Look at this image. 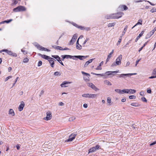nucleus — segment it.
I'll list each match as a JSON object with an SVG mask.
<instances>
[{"label": "nucleus", "instance_id": "1", "mask_svg": "<svg viewBox=\"0 0 156 156\" xmlns=\"http://www.w3.org/2000/svg\"><path fill=\"white\" fill-rule=\"evenodd\" d=\"M26 9L25 7L22 6H20L13 9V11L14 12H18L25 11Z\"/></svg>", "mask_w": 156, "mask_h": 156}, {"label": "nucleus", "instance_id": "2", "mask_svg": "<svg viewBox=\"0 0 156 156\" xmlns=\"http://www.w3.org/2000/svg\"><path fill=\"white\" fill-rule=\"evenodd\" d=\"M124 15V13L121 12H118L117 13H113L112 16H113V19H119L121 18Z\"/></svg>", "mask_w": 156, "mask_h": 156}, {"label": "nucleus", "instance_id": "3", "mask_svg": "<svg viewBox=\"0 0 156 156\" xmlns=\"http://www.w3.org/2000/svg\"><path fill=\"white\" fill-rule=\"evenodd\" d=\"M81 73L84 75L83 77L84 80L86 82L89 81L90 80L89 77L90 76V75L89 74L85 73L83 71H82Z\"/></svg>", "mask_w": 156, "mask_h": 156}, {"label": "nucleus", "instance_id": "4", "mask_svg": "<svg viewBox=\"0 0 156 156\" xmlns=\"http://www.w3.org/2000/svg\"><path fill=\"white\" fill-rule=\"evenodd\" d=\"M97 94H85L82 95V97L85 98H94L97 97Z\"/></svg>", "mask_w": 156, "mask_h": 156}, {"label": "nucleus", "instance_id": "5", "mask_svg": "<svg viewBox=\"0 0 156 156\" xmlns=\"http://www.w3.org/2000/svg\"><path fill=\"white\" fill-rule=\"evenodd\" d=\"M136 73L121 74L119 75V77L123 78L125 79L126 77H130L131 76L136 75Z\"/></svg>", "mask_w": 156, "mask_h": 156}, {"label": "nucleus", "instance_id": "6", "mask_svg": "<svg viewBox=\"0 0 156 156\" xmlns=\"http://www.w3.org/2000/svg\"><path fill=\"white\" fill-rule=\"evenodd\" d=\"M5 52L8 55L13 56L14 57H16L17 56V55L16 53H13L11 51H9L7 49L2 50L1 51H0V52Z\"/></svg>", "mask_w": 156, "mask_h": 156}, {"label": "nucleus", "instance_id": "7", "mask_svg": "<svg viewBox=\"0 0 156 156\" xmlns=\"http://www.w3.org/2000/svg\"><path fill=\"white\" fill-rule=\"evenodd\" d=\"M136 92V90L132 89H123V94H133Z\"/></svg>", "mask_w": 156, "mask_h": 156}, {"label": "nucleus", "instance_id": "8", "mask_svg": "<svg viewBox=\"0 0 156 156\" xmlns=\"http://www.w3.org/2000/svg\"><path fill=\"white\" fill-rule=\"evenodd\" d=\"M52 117L51 113L50 111L46 113V117L44 119L45 120H48L51 119Z\"/></svg>", "mask_w": 156, "mask_h": 156}, {"label": "nucleus", "instance_id": "9", "mask_svg": "<svg viewBox=\"0 0 156 156\" xmlns=\"http://www.w3.org/2000/svg\"><path fill=\"white\" fill-rule=\"evenodd\" d=\"M128 9V8L126 5H120L118 8V10L120 11L126 10Z\"/></svg>", "mask_w": 156, "mask_h": 156}, {"label": "nucleus", "instance_id": "10", "mask_svg": "<svg viewBox=\"0 0 156 156\" xmlns=\"http://www.w3.org/2000/svg\"><path fill=\"white\" fill-rule=\"evenodd\" d=\"M77 135L76 134H72L69 136L68 139L66 140L67 141H72L74 139H75L76 136Z\"/></svg>", "mask_w": 156, "mask_h": 156}, {"label": "nucleus", "instance_id": "11", "mask_svg": "<svg viewBox=\"0 0 156 156\" xmlns=\"http://www.w3.org/2000/svg\"><path fill=\"white\" fill-rule=\"evenodd\" d=\"M24 106L25 104L24 102L23 101H21L20 104L18 107L19 111H21L23 110Z\"/></svg>", "mask_w": 156, "mask_h": 156}, {"label": "nucleus", "instance_id": "12", "mask_svg": "<svg viewBox=\"0 0 156 156\" xmlns=\"http://www.w3.org/2000/svg\"><path fill=\"white\" fill-rule=\"evenodd\" d=\"M122 55H120L119 57L117 58L116 60V64L117 65H120L121 63V61L122 59Z\"/></svg>", "mask_w": 156, "mask_h": 156}, {"label": "nucleus", "instance_id": "13", "mask_svg": "<svg viewBox=\"0 0 156 156\" xmlns=\"http://www.w3.org/2000/svg\"><path fill=\"white\" fill-rule=\"evenodd\" d=\"M48 61L51 64V66L53 67L54 66V61H55V60L54 59L51 57Z\"/></svg>", "mask_w": 156, "mask_h": 156}, {"label": "nucleus", "instance_id": "14", "mask_svg": "<svg viewBox=\"0 0 156 156\" xmlns=\"http://www.w3.org/2000/svg\"><path fill=\"white\" fill-rule=\"evenodd\" d=\"M62 60H63L65 58L68 59L69 58H72L73 59H74V58H73V56H71L69 55H64L62 56Z\"/></svg>", "mask_w": 156, "mask_h": 156}, {"label": "nucleus", "instance_id": "15", "mask_svg": "<svg viewBox=\"0 0 156 156\" xmlns=\"http://www.w3.org/2000/svg\"><path fill=\"white\" fill-rule=\"evenodd\" d=\"M88 55H87L86 56H81V55H77V56H73V58H78L80 60H83V58L84 59H85L88 57Z\"/></svg>", "mask_w": 156, "mask_h": 156}, {"label": "nucleus", "instance_id": "16", "mask_svg": "<svg viewBox=\"0 0 156 156\" xmlns=\"http://www.w3.org/2000/svg\"><path fill=\"white\" fill-rule=\"evenodd\" d=\"M37 55L39 56H41L42 58L48 60L49 59V58H51L49 56L46 55H42L40 53H38Z\"/></svg>", "mask_w": 156, "mask_h": 156}, {"label": "nucleus", "instance_id": "17", "mask_svg": "<svg viewBox=\"0 0 156 156\" xmlns=\"http://www.w3.org/2000/svg\"><path fill=\"white\" fill-rule=\"evenodd\" d=\"M119 70L118 71H107L105 73V74H107L108 75H114L115 74L114 73H117L119 72Z\"/></svg>", "mask_w": 156, "mask_h": 156}, {"label": "nucleus", "instance_id": "18", "mask_svg": "<svg viewBox=\"0 0 156 156\" xmlns=\"http://www.w3.org/2000/svg\"><path fill=\"white\" fill-rule=\"evenodd\" d=\"M154 32V31L153 30L148 33L146 37V39H148L150 38L151 36L153 34Z\"/></svg>", "mask_w": 156, "mask_h": 156}, {"label": "nucleus", "instance_id": "19", "mask_svg": "<svg viewBox=\"0 0 156 156\" xmlns=\"http://www.w3.org/2000/svg\"><path fill=\"white\" fill-rule=\"evenodd\" d=\"M144 33V31H143L141 32L139 34V35L136 38V40H135L136 42L140 38V37L143 35Z\"/></svg>", "mask_w": 156, "mask_h": 156}, {"label": "nucleus", "instance_id": "20", "mask_svg": "<svg viewBox=\"0 0 156 156\" xmlns=\"http://www.w3.org/2000/svg\"><path fill=\"white\" fill-rule=\"evenodd\" d=\"M115 91L116 92L120 94H123V90H121L118 89H115Z\"/></svg>", "mask_w": 156, "mask_h": 156}, {"label": "nucleus", "instance_id": "21", "mask_svg": "<svg viewBox=\"0 0 156 156\" xmlns=\"http://www.w3.org/2000/svg\"><path fill=\"white\" fill-rule=\"evenodd\" d=\"M70 82H67V81H65L63 82L61 85V86L62 87H67V86H64L66 84H68L69 83H70Z\"/></svg>", "mask_w": 156, "mask_h": 156}, {"label": "nucleus", "instance_id": "22", "mask_svg": "<svg viewBox=\"0 0 156 156\" xmlns=\"http://www.w3.org/2000/svg\"><path fill=\"white\" fill-rule=\"evenodd\" d=\"M112 14L110 15H107L105 16V18L107 19H113Z\"/></svg>", "mask_w": 156, "mask_h": 156}, {"label": "nucleus", "instance_id": "23", "mask_svg": "<svg viewBox=\"0 0 156 156\" xmlns=\"http://www.w3.org/2000/svg\"><path fill=\"white\" fill-rule=\"evenodd\" d=\"M127 28H128V26H126L125 28H124V31H123L122 32V35H121V36H122H122L125 34L127 30Z\"/></svg>", "mask_w": 156, "mask_h": 156}, {"label": "nucleus", "instance_id": "24", "mask_svg": "<svg viewBox=\"0 0 156 156\" xmlns=\"http://www.w3.org/2000/svg\"><path fill=\"white\" fill-rule=\"evenodd\" d=\"M9 114L12 115V116H14L15 115V113L12 109H10L9 111Z\"/></svg>", "mask_w": 156, "mask_h": 156}, {"label": "nucleus", "instance_id": "25", "mask_svg": "<svg viewBox=\"0 0 156 156\" xmlns=\"http://www.w3.org/2000/svg\"><path fill=\"white\" fill-rule=\"evenodd\" d=\"M52 47L55 49L57 50H63V48L62 47L59 46H56L55 47H54V46H52Z\"/></svg>", "mask_w": 156, "mask_h": 156}, {"label": "nucleus", "instance_id": "26", "mask_svg": "<svg viewBox=\"0 0 156 156\" xmlns=\"http://www.w3.org/2000/svg\"><path fill=\"white\" fill-rule=\"evenodd\" d=\"M41 48L40 49V50L46 51L48 52H49L50 51V50L45 48L43 47H41Z\"/></svg>", "mask_w": 156, "mask_h": 156}, {"label": "nucleus", "instance_id": "27", "mask_svg": "<svg viewBox=\"0 0 156 156\" xmlns=\"http://www.w3.org/2000/svg\"><path fill=\"white\" fill-rule=\"evenodd\" d=\"M96 151V149L94 147L91 148L89 150V153L91 152H92L95 151Z\"/></svg>", "mask_w": 156, "mask_h": 156}, {"label": "nucleus", "instance_id": "28", "mask_svg": "<svg viewBox=\"0 0 156 156\" xmlns=\"http://www.w3.org/2000/svg\"><path fill=\"white\" fill-rule=\"evenodd\" d=\"M51 56L56 59L58 61L60 59V58L58 55H52Z\"/></svg>", "mask_w": 156, "mask_h": 156}, {"label": "nucleus", "instance_id": "29", "mask_svg": "<svg viewBox=\"0 0 156 156\" xmlns=\"http://www.w3.org/2000/svg\"><path fill=\"white\" fill-rule=\"evenodd\" d=\"M104 83L105 84L108 85H111L112 83H110V82L108 80H105L104 81Z\"/></svg>", "mask_w": 156, "mask_h": 156}, {"label": "nucleus", "instance_id": "30", "mask_svg": "<svg viewBox=\"0 0 156 156\" xmlns=\"http://www.w3.org/2000/svg\"><path fill=\"white\" fill-rule=\"evenodd\" d=\"M131 105L135 107H138L140 105L137 103H133L131 104Z\"/></svg>", "mask_w": 156, "mask_h": 156}, {"label": "nucleus", "instance_id": "31", "mask_svg": "<svg viewBox=\"0 0 156 156\" xmlns=\"http://www.w3.org/2000/svg\"><path fill=\"white\" fill-rule=\"evenodd\" d=\"M77 36L76 34H75L73 37L71 39L73 40V41H75L77 38Z\"/></svg>", "mask_w": 156, "mask_h": 156}, {"label": "nucleus", "instance_id": "32", "mask_svg": "<svg viewBox=\"0 0 156 156\" xmlns=\"http://www.w3.org/2000/svg\"><path fill=\"white\" fill-rule=\"evenodd\" d=\"M88 86L91 87L93 89L94 87L95 86L92 83H88Z\"/></svg>", "mask_w": 156, "mask_h": 156}, {"label": "nucleus", "instance_id": "33", "mask_svg": "<svg viewBox=\"0 0 156 156\" xmlns=\"http://www.w3.org/2000/svg\"><path fill=\"white\" fill-rule=\"evenodd\" d=\"M142 20L141 19H140L138 20V22L135 24V26H137L139 24H142Z\"/></svg>", "mask_w": 156, "mask_h": 156}, {"label": "nucleus", "instance_id": "34", "mask_svg": "<svg viewBox=\"0 0 156 156\" xmlns=\"http://www.w3.org/2000/svg\"><path fill=\"white\" fill-rule=\"evenodd\" d=\"M122 39V36H120L119 39V40L118 42L117 43L116 45H117L118 46L119 45L121 42Z\"/></svg>", "mask_w": 156, "mask_h": 156}, {"label": "nucleus", "instance_id": "35", "mask_svg": "<svg viewBox=\"0 0 156 156\" xmlns=\"http://www.w3.org/2000/svg\"><path fill=\"white\" fill-rule=\"evenodd\" d=\"M115 23H109L108 24V27H111L114 26H115Z\"/></svg>", "mask_w": 156, "mask_h": 156}, {"label": "nucleus", "instance_id": "36", "mask_svg": "<svg viewBox=\"0 0 156 156\" xmlns=\"http://www.w3.org/2000/svg\"><path fill=\"white\" fill-rule=\"evenodd\" d=\"M61 73L59 72H56L54 73V75L55 76H58L61 75Z\"/></svg>", "mask_w": 156, "mask_h": 156}, {"label": "nucleus", "instance_id": "37", "mask_svg": "<svg viewBox=\"0 0 156 156\" xmlns=\"http://www.w3.org/2000/svg\"><path fill=\"white\" fill-rule=\"evenodd\" d=\"M35 46L37 48V49H39L40 50L41 48V47H42V46H40L39 44L37 43H36L35 44Z\"/></svg>", "mask_w": 156, "mask_h": 156}, {"label": "nucleus", "instance_id": "38", "mask_svg": "<svg viewBox=\"0 0 156 156\" xmlns=\"http://www.w3.org/2000/svg\"><path fill=\"white\" fill-rule=\"evenodd\" d=\"M152 75L156 76V68L154 69L153 70L152 74Z\"/></svg>", "mask_w": 156, "mask_h": 156}, {"label": "nucleus", "instance_id": "39", "mask_svg": "<svg viewBox=\"0 0 156 156\" xmlns=\"http://www.w3.org/2000/svg\"><path fill=\"white\" fill-rule=\"evenodd\" d=\"M76 48L77 49L80 50L82 49V47L81 45L79 44V45H76Z\"/></svg>", "mask_w": 156, "mask_h": 156}, {"label": "nucleus", "instance_id": "40", "mask_svg": "<svg viewBox=\"0 0 156 156\" xmlns=\"http://www.w3.org/2000/svg\"><path fill=\"white\" fill-rule=\"evenodd\" d=\"M91 74L94 75H97V76H103L104 75L103 74H97V73H93L92 72L91 73Z\"/></svg>", "mask_w": 156, "mask_h": 156}, {"label": "nucleus", "instance_id": "41", "mask_svg": "<svg viewBox=\"0 0 156 156\" xmlns=\"http://www.w3.org/2000/svg\"><path fill=\"white\" fill-rule=\"evenodd\" d=\"M76 118L75 117H70L69 119V121H73L76 119Z\"/></svg>", "mask_w": 156, "mask_h": 156}, {"label": "nucleus", "instance_id": "42", "mask_svg": "<svg viewBox=\"0 0 156 156\" xmlns=\"http://www.w3.org/2000/svg\"><path fill=\"white\" fill-rule=\"evenodd\" d=\"M151 12L153 13L156 12V8H153L151 10Z\"/></svg>", "mask_w": 156, "mask_h": 156}, {"label": "nucleus", "instance_id": "43", "mask_svg": "<svg viewBox=\"0 0 156 156\" xmlns=\"http://www.w3.org/2000/svg\"><path fill=\"white\" fill-rule=\"evenodd\" d=\"M29 61V59L27 58H25L23 60V62L24 63H27Z\"/></svg>", "mask_w": 156, "mask_h": 156}, {"label": "nucleus", "instance_id": "44", "mask_svg": "<svg viewBox=\"0 0 156 156\" xmlns=\"http://www.w3.org/2000/svg\"><path fill=\"white\" fill-rule=\"evenodd\" d=\"M136 98V96L134 95H131L129 96V98L130 99H134Z\"/></svg>", "mask_w": 156, "mask_h": 156}, {"label": "nucleus", "instance_id": "45", "mask_svg": "<svg viewBox=\"0 0 156 156\" xmlns=\"http://www.w3.org/2000/svg\"><path fill=\"white\" fill-rule=\"evenodd\" d=\"M90 63L88 61H87L84 65V67H86Z\"/></svg>", "mask_w": 156, "mask_h": 156}, {"label": "nucleus", "instance_id": "46", "mask_svg": "<svg viewBox=\"0 0 156 156\" xmlns=\"http://www.w3.org/2000/svg\"><path fill=\"white\" fill-rule=\"evenodd\" d=\"M12 77V76H9L8 77H7L5 80V81H7L9 79H10Z\"/></svg>", "mask_w": 156, "mask_h": 156}, {"label": "nucleus", "instance_id": "47", "mask_svg": "<svg viewBox=\"0 0 156 156\" xmlns=\"http://www.w3.org/2000/svg\"><path fill=\"white\" fill-rule=\"evenodd\" d=\"M111 99L110 98L108 97L107 99V103L108 104H110L111 103Z\"/></svg>", "mask_w": 156, "mask_h": 156}, {"label": "nucleus", "instance_id": "48", "mask_svg": "<svg viewBox=\"0 0 156 156\" xmlns=\"http://www.w3.org/2000/svg\"><path fill=\"white\" fill-rule=\"evenodd\" d=\"M131 40H129L128 42L126 44V45H125V47H127V45L129 44L130 43H131Z\"/></svg>", "mask_w": 156, "mask_h": 156}, {"label": "nucleus", "instance_id": "49", "mask_svg": "<svg viewBox=\"0 0 156 156\" xmlns=\"http://www.w3.org/2000/svg\"><path fill=\"white\" fill-rule=\"evenodd\" d=\"M114 50H112L111 52L108 55V57H111L112 56L111 55L114 53Z\"/></svg>", "mask_w": 156, "mask_h": 156}, {"label": "nucleus", "instance_id": "50", "mask_svg": "<svg viewBox=\"0 0 156 156\" xmlns=\"http://www.w3.org/2000/svg\"><path fill=\"white\" fill-rule=\"evenodd\" d=\"M19 78L18 77H17L16 80H15V83H13V85H12V87H13L15 84L16 83V82H17V81L18 79H19Z\"/></svg>", "mask_w": 156, "mask_h": 156}, {"label": "nucleus", "instance_id": "51", "mask_svg": "<svg viewBox=\"0 0 156 156\" xmlns=\"http://www.w3.org/2000/svg\"><path fill=\"white\" fill-rule=\"evenodd\" d=\"M42 62L41 61H39L38 62L37 66H41L42 65Z\"/></svg>", "mask_w": 156, "mask_h": 156}, {"label": "nucleus", "instance_id": "52", "mask_svg": "<svg viewBox=\"0 0 156 156\" xmlns=\"http://www.w3.org/2000/svg\"><path fill=\"white\" fill-rule=\"evenodd\" d=\"M141 99L143 101L147 102V100L145 97H143L141 98Z\"/></svg>", "mask_w": 156, "mask_h": 156}, {"label": "nucleus", "instance_id": "53", "mask_svg": "<svg viewBox=\"0 0 156 156\" xmlns=\"http://www.w3.org/2000/svg\"><path fill=\"white\" fill-rule=\"evenodd\" d=\"M21 50L22 52H23L25 55L27 54V51L23 49H22Z\"/></svg>", "mask_w": 156, "mask_h": 156}, {"label": "nucleus", "instance_id": "54", "mask_svg": "<svg viewBox=\"0 0 156 156\" xmlns=\"http://www.w3.org/2000/svg\"><path fill=\"white\" fill-rule=\"evenodd\" d=\"M95 69L97 70H100L102 69V68L100 66H99Z\"/></svg>", "mask_w": 156, "mask_h": 156}, {"label": "nucleus", "instance_id": "55", "mask_svg": "<svg viewBox=\"0 0 156 156\" xmlns=\"http://www.w3.org/2000/svg\"><path fill=\"white\" fill-rule=\"evenodd\" d=\"M117 65H118L116 64V62H114L112 65L111 66L112 67H114V66H116Z\"/></svg>", "mask_w": 156, "mask_h": 156}, {"label": "nucleus", "instance_id": "56", "mask_svg": "<svg viewBox=\"0 0 156 156\" xmlns=\"http://www.w3.org/2000/svg\"><path fill=\"white\" fill-rule=\"evenodd\" d=\"M12 21V19H10L9 20H5V23H9L10 22Z\"/></svg>", "mask_w": 156, "mask_h": 156}, {"label": "nucleus", "instance_id": "57", "mask_svg": "<svg viewBox=\"0 0 156 156\" xmlns=\"http://www.w3.org/2000/svg\"><path fill=\"white\" fill-rule=\"evenodd\" d=\"M75 42V41H73V40L71 39V41H70V44H69L70 45H71H71H73L74 43Z\"/></svg>", "mask_w": 156, "mask_h": 156}, {"label": "nucleus", "instance_id": "58", "mask_svg": "<svg viewBox=\"0 0 156 156\" xmlns=\"http://www.w3.org/2000/svg\"><path fill=\"white\" fill-rule=\"evenodd\" d=\"M94 147V148H95V149H96V150H98L99 149L100 146L98 145H96Z\"/></svg>", "mask_w": 156, "mask_h": 156}, {"label": "nucleus", "instance_id": "59", "mask_svg": "<svg viewBox=\"0 0 156 156\" xmlns=\"http://www.w3.org/2000/svg\"><path fill=\"white\" fill-rule=\"evenodd\" d=\"M140 59H140L138 60H137L136 61V64H135V66H136L138 64V63H139V62L140 61Z\"/></svg>", "mask_w": 156, "mask_h": 156}, {"label": "nucleus", "instance_id": "60", "mask_svg": "<svg viewBox=\"0 0 156 156\" xmlns=\"http://www.w3.org/2000/svg\"><path fill=\"white\" fill-rule=\"evenodd\" d=\"M78 28H80L81 30H84L85 29V28L84 27L82 26L79 27Z\"/></svg>", "mask_w": 156, "mask_h": 156}, {"label": "nucleus", "instance_id": "61", "mask_svg": "<svg viewBox=\"0 0 156 156\" xmlns=\"http://www.w3.org/2000/svg\"><path fill=\"white\" fill-rule=\"evenodd\" d=\"M17 3L18 2L17 1H14V2L12 4V5H16Z\"/></svg>", "mask_w": 156, "mask_h": 156}, {"label": "nucleus", "instance_id": "62", "mask_svg": "<svg viewBox=\"0 0 156 156\" xmlns=\"http://www.w3.org/2000/svg\"><path fill=\"white\" fill-rule=\"evenodd\" d=\"M44 90H41L40 94V96H41V95H42L44 94Z\"/></svg>", "mask_w": 156, "mask_h": 156}, {"label": "nucleus", "instance_id": "63", "mask_svg": "<svg viewBox=\"0 0 156 156\" xmlns=\"http://www.w3.org/2000/svg\"><path fill=\"white\" fill-rule=\"evenodd\" d=\"M140 94L141 96H143L144 95V92L143 91H141L140 92Z\"/></svg>", "mask_w": 156, "mask_h": 156}, {"label": "nucleus", "instance_id": "64", "mask_svg": "<svg viewBox=\"0 0 156 156\" xmlns=\"http://www.w3.org/2000/svg\"><path fill=\"white\" fill-rule=\"evenodd\" d=\"M156 144V141H155L153 143H151V144H150V146H152V145H153L155 144Z\"/></svg>", "mask_w": 156, "mask_h": 156}]
</instances>
